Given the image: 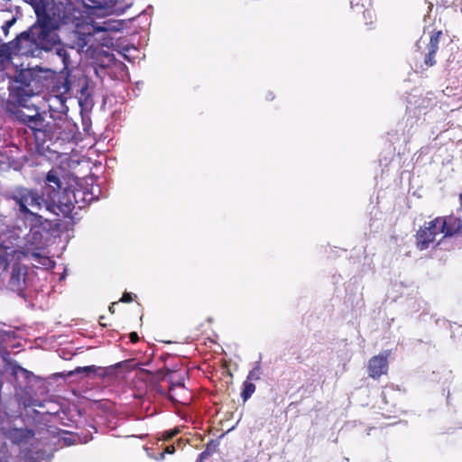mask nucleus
I'll return each mask as SVG.
<instances>
[{"label": "nucleus", "mask_w": 462, "mask_h": 462, "mask_svg": "<svg viewBox=\"0 0 462 462\" xmlns=\"http://www.w3.org/2000/svg\"><path fill=\"white\" fill-rule=\"evenodd\" d=\"M38 16L37 22L28 30L21 32L16 38V45L23 41L31 42L44 51H51L59 42V36L56 32L57 25L50 15L41 16L36 10Z\"/></svg>", "instance_id": "f257e3e1"}, {"label": "nucleus", "mask_w": 462, "mask_h": 462, "mask_svg": "<svg viewBox=\"0 0 462 462\" xmlns=\"http://www.w3.org/2000/svg\"><path fill=\"white\" fill-rule=\"evenodd\" d=\"M457 227H456V217L454 214L447 217H437L434 219L425 222L423 226H420L415 234V245L420 251H424L430 248L436 236L443 234L444 237H451L457 236Z\"/></svg>", "instance_id": "f03ea898"}, {"label": "nucleus", "mask_w": 462, "mask_h": 462, "mask_svg": "<svg viewBox=\"0 0 462 462\" xmlns=\"http://www.w3.org/2000/svg\"><path fill=\"white\" fill-rule=\"evenodd\" d=\"M16 120L29 127L37 142L44 143L52 140L55 134L57 124L54 122H46L45 118L39 113L27 115L23 110L17 109L14 112Z\"/></svg>", "instance_id": "7ed1b4c3"}, {"label": "nucleus", "mask_w": 462, "mask_h": 462, "mask_svg": "<svg viewBox=\"0 0 462 462\" xmlns=\"http://www.w3.org/2000/svg\"><path fill=\"white\" fill-rule=\"evenodd\" d=\"M12 199L19 207V211L23 215L37 217L31 208L40 210L42 206L46 207V199L43 194L40 195L37 190L20 187L15 189Z\"/></svg>", "instance_id": "20e7f679"}, {"label": "nucleus", "mask_w": 462, "mask_h": 462, "mask_svg": "<svg viewBox=\"0 0 462 462\" xmlns=\"http://www.w3.org/2000/svg\"><path fill=\"white\" fill-rule=\"evenodd\" d=\"M28 77H31L30 72L21 71L14 84L9 88L10 100L19 106H27V101L35 94Z\"/></svg>", "instance_id": "39448f33"}, {"label": "nucleus", "mask_w": 462, "mask_h": 462, "mask_svg": "<svg viewBox=\"0 0 462 462\" xmlns=\"http://www.w3.org/2000/svg\"><path fill=\"white\" fill-rule=\"evenodd\" d=\"M70 188H65L51 200H46V209L57 216L69 217L75 209Z\"/></svg>", "instance_id": "423d86ee"}, {"label": "nucleus", "mask_w": 462, "mask_h": 462, "mask_svg": "<svg viewBox=\"0 0 462 462\" xmlns=\"http://www.w3.org/2000/svg\"><path fill=\"white\" fill-rule=\"evenodd\" d=\"M388 357L389 353L386 351L381 352L378 355L372 356L367 363L368 376L377 380L382 375L387 374L389 370Z\"/></svg>", "instance_id": "0eeeda50"}, {"label": "nucleus", "mask_w": 462, "mask_h": 462, "mask_svg": "<svg viewBox=\"0 0 462 462\" xmlns=\"http://www.w3.org/2000/svg\"><path fill=\"white\" fill-rule=\"evenodd\" d=\"M63 183L60 180V171L58 169L50 170L44 178V186L42 194L46 200H51L57 193L63 190Z\"/></svg>", "instance_id": "6e6552de"}, {"label": "nucleus", "mask_w": 462, "mask_h": 462, "mask_svg": "<svg viewBox=\"0 0 462 462\" xmlns=\"http://www.w3.org/2000/svg\"><path fill=\"white\" fill-rule=\"evenodd\" d=\"M27 267L20 263L12 266L8 288L13 291L23 292L26 288Z\"/></svg>", "instance_id": "1a4fd4ad"}, {"label": "nucleus", "mask_w": 462, "mask_h": 462, "mask_svg": "<svg viewBox=\"0 0 462 462\" xmlns=\"http://www.w3.org/2000/svg\"><path fill=\"white\" fill-rule=\"evenodd\" d=\"M402 394L400 390L395 389L393 385H386L383 388L381 398L383 406L381 409L387 412H393L401 402Z\"/></svg>", "instance_id": "9d476101"}, {"label": "nucleus", "mask_w": 462, "mask_h": 462, "mask_svg": "<svg viewBox=\"0 0 462 462\" xmlns=\"http://www.w3.org/2000/svg\"><path fill=\"white\" fill-rule=\"evenodd\" d=\"M169 399L173 402L181 404H187L190 401L189 391L182 381L178 380L174 382L172 377H171Z\"/></svg>", "instance_id": "9b49d317"}, {"label": "nucleus", "mask_w": 462, "mask_h": 462, "mask_svg": "<svg viewBox=\"0 0 462 462\" xmlns=\"http://www.w3.org/2000/svg\"><path fill=\"white\" fill-rule=\"evenodd\" d=\"M441 36L442 31H434L430 35V43L428 45L429 51L424 59V62L427 67H432L436 64L435 55L439 50V43Z\"/></svg>", "instance_id": "f8f14e48"}, {"label": "nucleus", "mask_w": 462, "mask_h": 462, "mask_svg": "<svg viewBox=\"0 0 462 462\" xmlns=\"http://www.w3.org/2000/svg\"><path fill=\"white\" fill-rule=\"evenodd\" d=\"M7 438L14 444H26L33 436L34 431L29 429H11L7 432Z\"/></svg>", "instance_id": "ddd939ff"}, {"label": "nucleus", "mask_w": 462, "mask_h": 462, "mask_svg": "<svg viewBox=\"0 0 462 462\" xmlns=\"http://www.w3.org/2000/svg\"><path fill=\"white\" fill-rule=\"evenodd\" d=\"M350 5L354 12L363 14L365 23H372V0H351Z\"/></svg>", "instance_id": "4468645a"}, {"label": "nucleus", "mask_w": 462, "mask_h": 462, "mask_svg": "<svg viewBox=\"0 0 462 462\" xmlns=\"http://www.w3.org/2000/svg\"><path fill=\"white\" fill-rule=\"evenodd\" d=\"M71 194H73L72 200L74 205L79 208H84L94 199L92 192L82 188L71 189Z\"/></svg>", "instance_id": "2eb2a0df"}, {"label": "nucleus", "mask_w": 462, "mask_h": 462, "mask_svg": "<svg viewBox=\"0 0 462 462\" xmlns=\"http://www.w3.org/2000/svg\"><path fill=\"white\" fill-rule=\"evenodd\" d=\"M256 386L254 383L249 381H245L243 383V390L241 393V398L245 402L255 392Z\"/></svg>", "instance_id": "dca6fc26"}, {"label": "nucleus", "mask_w": 462, "mask_h": 462, "mask_svg": "<svg viewBox=\"0 0 462 462\" xmlns=\"http://www.w3.org/2000/svg\"><path fill=\"white\" fill-rule=\"evenodd\" d=\"M217 447V444L214 440H210L207 444L205 450L199 454L197 462H203L204 459H207L208 457H209L213 453L216 452Z\"/></svg>", "instance_id": "f3484780"}, {"label": "nucleus", "mask_w": 462, "mask_h": 462, "mask_svg": "<svg viewBox=\"0 0 462 462\" xmlns=\"http://www.w3.org/2000/svg\"><path fill=\"white\" fill-rule=\"evenodd\" d=\"M71 88V84L68 77L63 78L61 82H59L57 85L58 92L61 95H68L69 94Z\"/></svg>", "instance_id": "a211bd4d"}, {"label": "nucleus", "mask_w": 462, "mask_h": 462, "mask_svg": "<svg viewBox=\"0 0 462 462\" xmlns=\"http://www.w3.org/2000/svg\"><path fill=\"white\" fill-rule=\"evenodd\" d=\"M0 462H17L5 446L0 448Z\"/></svg>", "instance_id": "6ab92c4d"}, {"label": "nucleus", "mask_w": 462, "mask_h": 462, "mask_svg": "<svg viewBox=\"0 0 462 462\" xmlns=\"http://www.w3.org/2000/svg\"><path fill=\"white\" fill-rule=\"evenodd\" d=\"M260 365L257 364L251 371H249L246 381L251 382L260 380Z\"/></svg>", "instance_id": "aec40b11"}, {"label": "nucleus", "mask_w": 462, "mask_h": 462, "mask_svg": "<svg viewBox=\"0 0 462 462\" xmlns=\"http://www.w3.org/2000/svg\"><path fill=\"white\" fill-rule=\"evenodd\" d=\"M180 433V430L178 428H173L171 430H165L163 433H162V439L165 441H168L171 439H173L175 436H177L178 434Z\"/></svg>", "instance_id": "412c9836"}, {"label": "nucleus", "mask_w": 462, "mask_h": 462, "mask_svg": "<svg viewBox=\"0 0 462 462\" xmlns=\"http://www.w3.org/2000/svg\"><path fill=\"white\" fill-rule=\"evenodd\" d=\"M57 54L62 59L65 67H68L69 63V56L67 51L63 48L57 49Z\"/></svg>", "instance_id": "4be33fe9"}, {"label": "nucleus", "mask_w": 462, "mask_h": 462, "mask_svg": "<svg viewBox=\"0 0 462 462\" xmlns=\"http://www.w3.org/2000/svg\"><path fill=\"white\" fill-rule=\"evenodd\" d=\"M9 266V259L6 254H0V275L7 270Z\"/></svg>", "instance_id": "5701e85b"}, {"label": "nucleus", "mask_w": 462, "mask_h": 462, "mask_svg": "<svg viewBox=\"0 0 462 462\" xmlns=\"http://www.w3.org/2000/svg\"><path fill=\"white\" fill-rule=\"evenodd\" d=\"M16 22V19L14 17H13L12 19L6 21L3 25H2V30L3 32H5V34L6 35L9 32V29L14 25V23Z\"/></svg>", "instance_id": "b1692460"}, {"label": "nucleus", "mask_w": 462, "mask_h": 462, "mask_svg": "<svg viewBox=\"0 0 462 462\" xmlns=\"http://www.w3.org/2000/svg\"><path fill=\"white\" fill-rule=\"evenodd\" d=\"M120 301L121 302H124V303H130L133 301V295L132 293L130 292H124L121 299H120Z\"/></svg>", "instance_id": "393cba45"}, {"label": "nucleus", "mask_w": 462, "mask_h": 462, "mask_svg": "<svg viewBox=\"0 0 462 462\" xmlns=\"http://www.w3.org/2000/svg\"><path fill=\"white\" fill-rule=\"evenodd\" d=\"M97 369V368L95 365H89V366H84V367H78L76 369V372L77 373H80V372L89 373V372H96Z\"/></svg>", "instance_id": "a878e982"}, {"label": "nucleus", "mask_w": 462, "mask_h": 462, "mask_svg": "<svg viewBox=\"0 0 462 462\" xmlns=\"http://www.w3.org/2000/svg\"><path fill=\"white\" fill-rule=\"evenodd\" d=\"M456 227H457L459 230H457V236H462V217L461 216H456Z\"/></svg>", "instance_id": "bb28decb"}, {"label": "nucleus", "mask_w": 462, "mask_h": 462, "mask_svg": "<svg viewBox=\"0 0 462 462\" xmlns=\"http://www.w3.org/2000/svg\"><path fill=\"white\" fill-rule=\"evenodd\" d=\"M175 452V447L174 445H168L164 448V450L161 453V458L164 457V455L167 454H173Z\"/></svg>", "instance_id": "cd10ccee"}, {"label": "nucleus", "mask_w": 462, "mask_h": 462, "mask_svg": "<svg viewBox=\"0 0 462 462\" xmlns=\"http://www.w3.org/2000/svg\"><path fill=\"white\" fill-rule=\"evenodd\" d=\"M129 338L132 343H137L139 341V336L136 332H131Z\"/></svg>", "instance_id": "c85d7f7f"}, {"label": "nucleus", "mask_w": 462, "mask_h": 462, "mask_svg": "<svg viewBox=\"0 0 462 462\" xmlns=\"http://www.w3.org/2000/svg\"><path fill=\"white\" fill-rule=\"evenodd\" d=\"M458 200H459V207L457 209V212L459 215L462 212V192L459 194Z\"/></svg>", "instance_id": "c756f323"}, {"label": "nucleus", "mask_w": 462, "mask_h": 462, "mask_svg": "<svg viewBox=\"0 0 462 462\" xmlns=\"http://www.w3.org/2000/svg\"><path fill=\"white\" fill-rule=\"evenodd\" d=\"M274 95L273 92H268L265 96L266 100L272 101L274 99Z\"/></svg>", "instance_id": "7c9ffc66"}, {"label": "nucleus", "mask_w": 462, "mask_h": 462, "mask_svg": "<svg viewBox=\"0 0 462 462\" xmlns=\"http://www.w3.org/2000/svg\"><path fill=\"white\" fill-rule=\"evenodd\" d=\"M24 1L32 5H35L40 2V0H24Z\"/></svg>", "instance_id": "2f4dec72"}, {"label": "nucleus", "mask_w": 462, "mask_h": 462, "mask_svg": "<svg viewBox=\"0 0 462 462\" xmlns=\"http://www.w3.org/2000/svg\"><path fill=\"white\" fill-rule=\"evenodd\" d=\"M115 305H116V302H113V303L109 306V308H108V310H109L110 313H112V314H114V313H115V311H116V310H115Z\"/></svg>", "instance_id": "473e14b6"}, {"label": "nucleus", "mask_w": 462, "mask_h": 462, "mask_svg": "<svg viewBox=\"0 0 462 462\" xmlns=\"http://www.w3.org/2000/svg\"><path fill=\"white\" fill-rule=\"evenodd\" d=\"M95 31H96V32H106V27L98 26V27H96V28H95Z\"/></svg>", "instance_id": "72a5a7b5"}]
</instances>
